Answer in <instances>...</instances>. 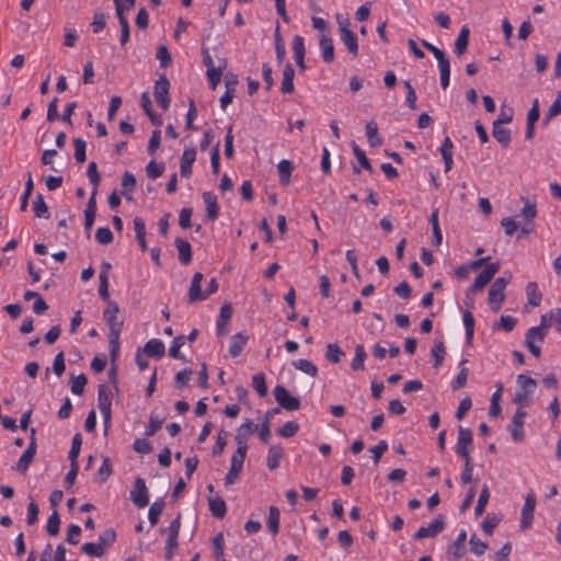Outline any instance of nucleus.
I'll list each match as a JSON object with an SVG mask.
<instances>
[{"mask_svg":"<svg viewBox=\"0 0 561 561\" xmlns=\"http://www.w3.org/2000/svg\"><path fill=\"white\" fill-rule=\"evenodd\" d=\"M111 407H112V393L105 386H101L98 391V408L103 417L105 433L108 428L111 417H112Z\"/></svg>","mask_w":561,"mask_h":561,"instance_id":"5","label":"nucleus"},{"mask_svg":"<svg viewBox=\"0 0 561 561\" xmlns=\"http://www.w3.org/2000/svg\"><path fill=\"white\" fill-rule=\"evenodd\" d=\"M489 499H490L489 488H488V485H483L481 493L479 495L477 505L474 507L476 515H481L484 512Z\"/></svg>","mask_w":561,"mask_h":561,"instance_id":"52","label":"nucleus"},{"mask_svg":"<svg viewBox=\"0 0 561 561\" xmlns=\"http://www.w3.org/2000/svg\"><path fill=\"white\" fill-rule=\"evenodd\" d=\"M293 53L296 64L301 70H305V39L300 35H295L293 38Z\"/></svg>","mask_w":561,"mask_h":561,"instance_id":"22","label":"nucleus"},{"mask_svg":"<svg viewBox=\"0 0 561 561\" xmlns=\"http://www.w3.org/2000/svg\"><path fill=\"white\" fill-rule=\"evenodd\" d=\"M169 85V81L164 77L159 78L154 83V98L162 110H168L170 104Z\"/></svg>","mask_w":561,"mask_h":561,"instance_id":"13","label":"nucleus"},{"mask_svg":"<svg viewBox=\"0 0 561 561\" xmlns=\"http://www.w3.org/2000/svg\"><path fill=\"white\" fill-rule=\"evenodd\" d=\"M493 137L505 148L511 142L510 129L499 124H493Z\"/></svg>","mask_w":561,"mask_h":561,"instance_id":"38","label":"nucleus"},{"mask_svg":"<svg viewBox=\"0 0 561 561\" xmlns=\"http://www.w3.org/2000/svg\"><path fill=\"white\" fill-rule=\"evenodd\" d=\"M536 507V496L534 493H528L525 496V502L522 508L520 514V528L528 529L530 528L534 519V512Z\"/></svg>","mask_w":561,"mask_h":561,"instance_id":"10","label":"nucleus"},{"mask_svg":"<svg viewBox=\"0 0 561 561\" xmlns=\"http://www.w3.org/2000/svg\"><path fill=\"white\" fill-rule=\"evenodd\" d=\"M548 333L546 319L540 318V324L531 327L525 334V343L531 355L539 357L541 354L540 345L543 343L545 337Z\"/></svg>","mask_w":561,"mask_h":561,"instance_id":"1","label":"nucleus"},{"mask_svg":"<svg viewBox=\"0 0 561 561\" xmlns=\"http://www.w3.org/2000/svg\"><path fill=\"white\" fill-rule=\"evenodd\" d=\"M130 500L139 508L149 504L148 489L144 479L137 478L135 480L134 488L130 491Z\"/></svg>","mask_w":561,"mask_h":561,"instance_id":"9","label":"nucleus"},{"mask_svg":"<svg viewBox=\"0 0 561 561\" xmlns=\"http://www.w3.org/2000/svg\"><path fill=\"white\" fill-rule=\"evenodd\" d=\"M82 438L80 434H76L72 437L71 448L69 450L70 462H78V457L81 450Z\"/></svg>","mask_w":561,"mask_h":561,"instance_id":"54","label":"nucleus"},{"mask_svg":"<svg viewBox=\"0 0 561 561\" xmlns=\"http://www.w3.org/2000/svg\"><path fill=\"white\" fill-rule=\"evenodd\" d=\"M500 264L491 263L484 267V270L479 273V275L474 278L472 286L470 287V291H479L484 288V286L494 277V275L499 272Z\"/></svg>","mask_w":561,"mask_h":561,"instance_id":"11","label":"nucleus"},{"mask_svg":"<svg viewBox=\"0 0 561 561\" xmlns=\"http://www.w3.org/2000/svg\"><path fill=\"white\" fill-rule=\"evenodd\" d=\"M208 506L211 514L217 518H222L226 515V502L218 495L208 499Z\"/></svg>","mask_w":561,"mask_h":561,"instance_id":"29","label":"nucleus"},{"mask_svg":"<svg viewBox=\"0 0 561 561\" xmlns=\"http://www.w3.org/2000/svg\"><path fill=\"white\" fill-rule=\"evenodd\" d=\"M462 322H463V327L466 330V337L468 341H470L473 336V331H474V318L470 311H468V310L463 311Z\"/></svg>","mask_w":561,"mask_h":561,"instance_id":"51","label":"nucleus"},{"mask_svg":"<svg viewBox=\"0 0 561 561\" xmlns=\"http://www.w3.org/2000/svg\"><path fill=\"white\" fill-rule=\"evenodd\" d=\"M87 385V377L83 374L72 376L70 379L71 392L76 396H81Z\"/></svg>","mask_w":561,"mask_h":561,"instance_id":"46","label":"nucleus"},{"mask_svg":"<svg viewBox=\"0 0 561 561\" xmlns=\"http://www.w3.org/2000/svg\"><path fill=\"white\" fill-rule=\"evenodd\" d=\"M293 366L310 377H316L318 374L317 366L309 359H297L293 362Z\"/></svg>","mask_w":561,"mask_h":561,"instance_id":"41","label":"nucleus"},{"mask_svg":"<svg viewBox=\"0 0 561 561\" xmlns=\"http://www.w3.org/2000/svg\"><path fill=\"white\" fill-rule=\"evenodd\" d=\"M257 430V425L251 420H245L237 430L234 440L239 447L248 448L250 436Z\"/></svg>","mask_w":561,"mask_h":561,"instance_id":"16","label":"nucleus"},{"mask_svg":"<svg viewBox=\"0 0 561 561\" xmlns=\"http://www.w3.org/2000/svg\"><path fill=\"white\" fill-rule=\"evenodd\" d=\"M252 387L257 392L260 397H265L267 394V386L265 382V376L262 373L255 374L252 378Z\"/></svg>","mask_w":561,"mask_h":561,"instance_id":"47","label":"nucleus"},{"mask_svg":"<svg viewBox=\"0 0 561 561\" xmlns=\"http://www.w3.org/2000/svg\"><path fill=\"white\" fill-rule=\"evenodd\" d=\"M33 210L38 218H48L49 213L42 195H37L33 202Z\"/></svg>","mask_w":561,"mask_h":561,"instance_id":"49","label":"nucleus"},{"mask_svg":"<svg viewBox=\"0 0 561 561\" xmlns=\"http://www.w3.org/2000/svg\"><path fill=\"white\" fill-rule=\"evenodd\" d=\"M197 152L194 147H185L180 160V173L182 178L188 179L192 175V167L196 160Z\"/></svg>","mask_w":561,"mask_h":561,"instance_id":"14","label":"nucleus"},{"mask_svg":"<svg viewBox=\"0 0 561 561\" xmlns=\"http://www.w3.org/2000/svg\"><path fill=\"white\" fill-rule=\"evenodd\" d=\"M136 186V179L135 176L129 173L125 172L122 178V187H123V194L126 196L128 201L131 199V193L135 190Z\"/></svg>","mask_w":561,"mask_h":561,"instance_id":"43","label":"nucleus"},{"mask_svg":"<svg viewBox=\"0 0 561 561\" xmlns=\"http://www.w3.org/2000/svg\"><path fill=\"white\" fill-rule=\"evenodd\" d=\"M164 352V343L159 339H151L144 346V353L149 357H161Z\"/></svg>","mask_w":561,"mask_h":561,"instance_id":"25","label":"nucleus"},{"mask_svg":"<svg viewBox=\"0 0 561 561\" xmlns=\"http://www.w3.org/2000/svg\"><path fill=\"white\" fill-rule=\"evenodd\" d=\"M445 523L443 517L434 518L427 526H422L414 534L415 539L433 538L444 529Z\"/></svg>","mask_w":561,"mask_h":561,"instance_id":"12","label":"nucleus"},{"mask_svg":"<svg viewBox=\"0 0 561 561\" xmlns=\"http://www.w3.org/2000/svg\"><path fill=\"white\" fill-rule=\"evenodd\" d=\"M284 456V449L278 446L274 445L271 446L267 453V459H266V466L270 470H275Z\"/></svg>","mask_w":561,"mask_h":561,"instance_id":"27","label":"nucleus"},{"mask_svg":"<svg viewBox=\"0 0 561 561\" xmlns=\"http://www.w3.org/2000/svg\"><path fill=\"white\" fill-rule=\"evenodd\" d=\"M232 317V308L229 304H225L221 306L219 310V317L216 321V334L219 336H224L229 331V322Z\"/></svg>","mask_w":561,"mask_h":561,"instance_id":"18","label":"nucleus"},{"mask_svg":"<svg viewBox=\"0 0 561 561\" xmlns=\"http://www.w3.org/2000/svg\"><path fill=\"white\" fill-rule=\"evenodd\" d=\"M540 318L546 319L548 330L554 325L556 331L561 333V307L542 314Z\"/></svg>","mask_w":561,"mask_h":561,"instance_id":"37","label":"nucleus"},{"mask_svg":"<svg viewBox=\"0 0 561 561\" xmlns=\"http://www.w3.org/2000/svg\"><path fill=\"white\" fill-rule=\"evenodd\" d=\"M119 308L116 302L108 301L106 309L103 312L104 319L108 328H122L123 322L118 320L117 314Z\"/></svg>","mask_w":561,"mask_h":561,"instance_id":"24","label":"nucleus"},{"mask_svg":"<svg viewBox=\"0 0 561 561\" xmlns=\"http://www.w3.org/2000/svg\"><path fill=\"white\" fill-rule=\"evenodd\" d=\"M527 304L531 307H538L541 302V293L536 283H528L526 286Z\"/></svg>","mask_w":561,"mask_h":561,"instance_id":"39","label":"nucleus"},{"mask_svg":"<svg viewBox=\"0 0 561 561\" xmlns=\"http://www.w3.org/2000/svg\"><path fill=\"white\" fill-rule=\"evenodd\" d=\"M274 397L276 402L288 411H296L300 407V401L296 397H293L283 386H276L274 388Z\"/></svg>","mask_w":561,"mask_h":561,"instance_id":"8","label":"nucleus"},{"mask_svg":"<svg viewBox=\"0 0 561 561\" xmlns=\"http://www.w3.org/2000/svg\"><path fill=\"white\" fill-rule=\"evenodd\" d=\"M537 388V381L531 377L519 374L516 378V392L514 401L522 405H528Z\"/></svg>","mask_w":561,"mask_h":561,"instance_id":"2","label":"nucleus"},{"mask_svg":"<svg viewBox=\"0 0 561 561\" xmlns=\"http://www.w3.org/2000/svg\"><path fill=\"white\" fill-rule=\"evenodd\" d=\"M344 355V352L336 343H329L327 345L325 357L330 363L337 364Z\"/></svg>","mask_w":561,"mask_h":561,"instance_id":"45","label":"nucleus"},{"mask_svg":"<svg viewBox=\"0 0 561 561\" xmlns=\"http://www.w3.org/2000/svg\"><path fill=\"white\" fill-rule=\"evenodd\" d=\"M95 239L100 244H108L113 240V233L107 227H100L95 232Z\"/></svg>","mask_w":561,"mask_h":561,"instance_id":"64","label":"nucleus"},{"mask_svg":"<svg viewBox=\"0 0 561 561\" xmlns=\"http://www.w3.org/2000/svg\"><path fill=\"white\" fill-rule=\"evenodd\" d=\"M277 172L279 176V182L283 185H288L290 183L293 164L289 160L283 159L277 164Z\"/></svg>","mask_w":561,"mask_h":561,"instance_id":"31","label":"nucleus"},{"mask_svg":"<svg viewBox=\"0 0 561 561\" xmlns=\"http://www.w3.org/2000/svg\"><path fill=\"white\" fill-rule=\"evenodd\" d=\"M472 444L473 438L470 430L459 426L457 443L455 446L456 454L462 459H471L470 454L472 451Z\"/></svg>","mask_w":561,"mask_h":561,"instance_id":"6","label":"nucleus"},{"mask_svg":"<svg viewBox=\"0 0 561 561\" xmlns=\"http://www.w3.org/2000/svg\"><path fill=\"white\" fill-rule=\"evenodd\" d=\"M367 354L362 344L356 345L355 347V354L351 362V368L354 371H363L365 370V360H366Z\"/></svg>","mask_w":561,"mask_h":561,"instance_id":"30","label":"nucleus"},{"mask_svg":"<svg viewBox=\"0 0 561 561\" xmlns=\"http://www.w3.org/2000/svg\"><path fill=\"white\" fill-rule=\"evenodd\" d=\"M203 201L206 207V215L209 220H215L219 216V206L217 196L213 192H204Z\"/></svg>","mask_w":561,"mask_h":561,"instance_id":"20","label":"nucleus"},{"mask_svg":"<svg viewBox=\"0 0 561 561\" xmlns=\"http://www.w3.org/2000/svg\"><path fill=\"white\" fill-rule=\"evenodd\" d=\"M453 141L449 137H446L440 148L442 158L445 163V172H448L453 165Z\"/></svg>","mask_w":561,"mask_h":561,"instance_id":"40","label":"nucleus"},{"mask_svg":"<svg viewBox=\"0 0 561 561\" xmlns=\"http://www.w3.org/2000/svg\"><path fill=\"white\" fill-rule=\"evenodd\" d=\"M36 448H37L36 443L30 442L27 448L22 454V456L20 457V459L18 460V462L15 465V469L19 472L24 473L28 469L30 465L32 463V461L35 457Z\"/></svg>","mask_w":561,"mask_h":561,"instance_id":"19","label":"nucleus"},{"mask_svg":"<svg viewBox=\"0 0 561 561\" xmlns=\"http://www.w3.org/2000/svg\"><path fill=\"white\" fill-rule=\"evenodd\" d=\"M75 158L78 163L85 161V141L81 138H76L75 141Z\"/></svg>","mask_w":561,"mask_h":561,"instance_id":"63","label":"nucleus"},{"mask_svg":"<svg viewBox=\"0 0 561 561\" xmlns=\"http://www.w3.org/2000/svg\"><path fill=\"white\" fill-rule=\"evenodd\" d=\"M352 149L359 165L365 170H370V163L366 157L365 151L362 150L355 142L352 144Z\"/></svg>","mask_w":561,"mask_h":561,"instance_id":"60","label":"nucleus"},{"mask_svg":"<svg viewBox=\"0 0 561 561\" xmlns=\"http://www.w3.org/2000/svg\"><path fill=\"white\" fill-rule=\"evenodd\" d=\"M134 230H135L136 239L141 248V250L146 251L148 249L147 241H146V226L141 218L136 217L134 219Z\"/></svg>","mask_w":561,"mask_h":561,"instance_id":"34","label":"nucleus"},{"mask_svg":"<svg viewBox=\"0 0 561 561\" xmlns=\"http://www.w3.org/2000/svg\"><path fill=\"white\" fill-rule=\"evenodd\" d=\"M164 172V163L160 162H156L154 160H151L147 167H146V173H147V176L151 180H156L158 179L159 176H161Z\"/></svg>","mask_w":561,"mask_h":561,"instance_id":"48","label":"nucleus"},{"mask_svg":"<svg viewBox=\"0 0 561 561\" xmlns=\"http://www.w3.org/2000/svg\"><path fill=\"white\" fill-rule=\"evenodd\" d=\"M294 77L295 71L290 65H287L283 70L280 90L283 93H291L294 91Z\"/></svg>","mask_w":561,"mask_h":561,"instance_id":"33","label":"nucleus"},{"mask_svg":"<svg viewBox=\"0 0 561 561\" xmlns=\"http://www.w3.org/2000/svg\"><path fill=\"white\" fill-rule=\"evenodd\" d=\"M82 551L88 556L101 557L104 553V547L100 542H87L82 546Z\"/></svg>","mask_w":561,"mask_h":561,"instance_id":"61","label":"nucleus"},{"mask_svg":"<svg viewBox=\"0 0 561 561\" xmlns=\"http://www.w3.org/2000/svg\"><path fill=\"white\" fill-rule=\"evenodd\" d=\"M96 213V202H95V191L92 192L91 197L89 198L87 208L84 210V228L90 230L95 220Z\"/></svg>","mask_w":561,"mask_h":561,"instance_id":"28","label":"nucleus"},{"mask_svg":"<svg viewBox=\"0 0 561 561\" xmlns=\"http://www.w3.org/2000/svg\"><path fill=\"white\" fill-rule=\"evenodd\" d=\"M163 510V503L161 501H156L151 504L148 511V519L151 525H156L158 523L159 516L161 515Z\"/></svg>","mask_w":561,"mask_h":561,"instance_id":"58","label":"nucleus"},{"mask_svg":"<svg viewBox=\"0 0 561 561\" xmlns=\"http://www.w3.org/2000/svg\"><path fill=\"white\" fill-rule=\"evenodd\" d=\"M469 35H470V30L467 25H463L455 41V45H454V51L457 56H461L467 47H468V42H469Z\"/></svg>","mask_w":561,"mask_h":561,"instance_id":"26","label":"nucleus"},{"mask_svg":"<svg viewBox=\"0 0 561 561\" xmlns=\"http://www.w3.org/2000/svg\"><path fill=\"white\" fill-rule=\"evenodd\" d=\"M526 419V412L522 409L516 410L514 413L511 423L507 427L512 439L515 443H520L525 439V431H524V424Z\"/></svg>","mask_w":561,"mask_h":561,"instance_id":"7","label":"nucleus"},{"mask_svg":"<svg viewBox=\"0 0 561 561\" xmlns=\"http://www.w3.org/2000/svg\"><path fill=\"white\" fill-rule=\"evenodd\" d=\"M203 274L197 272L193 275L190 289H188V302L193 304L207 299L206 291L202 290Z\"/></svg>","mask_w":561,"mask_h":561,"instance_id":"15","label":"nucleus"},{"mask_svg":"<svg viewBox=\"0 0 561 561\" xmlns=\"http://www.w3.org/2000/svg\"><path fill=\"white\" fill-rule=\"evenodd\" d=\"M561 114V91L558 92L556 101L550 105L548 108L546 116H545V123H549L550 119Z\"/></svg>","mask_w":561,"mask_h":561,"instance_id":"55","label":"nucleus"},{"mask_svg":"<svg viewBox=\"0 0 561 561\" xmlns=\"http://www.w3.org/2000/svg\"><path fill=\"white\" fill-rule=\"evenodd\" d=\"M211 543L215 558H221L222 554H225V539L222 533L216 534L211 540Z\"/></svg>","mask_w":561,"mask_h":561,"instance_id":"59","label":"nucleus"},{"mask_svg":"<svg viewBox=\"0 0 561 561\" xmlns=\"http://www.w3.org/2000/svg\"><path fill=\"white\" fill-rule=\"evenodd\" d=\"M320 54L322 59L330 64L334 60V45L331 37L328 34H322L319 42Z\"/></svg>","mask_w":561,"mask_h":561,"instance_id":"23","label":"nucleus"},{"mask_svg":"<svg viewBox=\"0 0 561 561\" xmlns=\"http://www.w3.org/2000/svg\"><path fill=\"white\" fill-rule=\"evenodd\" d=\"M467 541V531L461 529L458 533L455 541L449 546L447 550V556L450 560L457 561L465 554V547Z\"/></svg>","mask_w":561,"mask_h":561,"instance_id":"17","label":"nucleus"},{"mask_svg":"<svg viewBox=\"0 0 561 561\" xmlns=\"http://www.w3.org/2000/svg\"><path fill=\"white\" fill-rule=\"evenodd\" d=\"M511 276L497 277L491 285L488 294V305L493 312H499L505 301V288L510 283Z\"/></svg>","mask_w":561,"mask_h":561,"instance_id":"3","label":"nucleus"},{"mask_svg":"<svg viewBox=\"0 0 561 561\" xmlns=\"http://www.w3.org/2000/svg\"><path fill=\"white\" fill-rule=\"evenodd\" d=\"M279 510L276 506H271L268 510L267 528L273 535H276L279 530Z\"/></svg>","mask_w":561,"mask_h":561,"instance_id":"42","label":"nucleus"},{"mask_svg":"<svg viewBox=\"0 0 561 561\" xmlns=\"http://www.w3.org/2000/svg\"><path fill=\"white\" fill-rule=\"evenodd\" d=\"M470 551L476 556H482L488 549V545L482 541L477 535H472L469 540Z\"/></svg>","mask_w":561,"mask_h":561,"instance_id":"50","label":"nucleus"},{"mask_svg":"<svg viewBox=\"0 0 561 561\" xmlns=\"http://www.w3.org/2000/svg\"><path fill=\"white\" fill-rule=\"evenodd\" d=\"M299 430V425L294 421L286 422L282 427L278 428L277 434L282 437H293Z\"/></svg>","mask_w":561,"mask_h":561,"instance_id":"57","label":"nucleus"},{"mask_svg":"<svg viewBox=\"0 0 561 561\" xmlns=\"http://www.w3.org/2000/svg\"><path fill=\"white\" fill-rule=\"evenodd\" d=\"M431 354L435 359L434 367H438L443 363L444 357H445L444 343L442 341L435 342V344L433 345V347L431 350Z\"/></svg>","mask_w":561,"mask_h":561,"instance_id":"56","label":"nucleus"},{"mask_svg":"<svg viewBox=\"0 0 561 561\" xmlns=\"http://www.w3.org/2000/svg\"><path fill=\"white\" fill-rule=\"evenodd\" d=\"M248 340H249L248 335L242 332H238V333L233 334L231 336L230 343H229L230 356H232V357L239 356L242 353L243 348L245 347Z\"/></svg>","mask_w":561,"mask_h":561,"instance_id":"21","label":"nucleus"},{"mask_svg":"<svg viewBox=\"0 0 561 561\" xmlns=\"http://www.w3.org/2000/svg\"><path fill=\"white\" fill-rule=\"evenodd\" d=\"M340 38H341L342 43L346 46L348 53L352 56H357L358 43H357V37H356L355 33L353 31L345 32L340 35Z\"/></svg>","mask_w":561,"mask_h":561,"instance_id":"36","label":"nucleus"},{"mask_svg":"<svg viewBox=\"0 0 561 561\" xmlns=\"http://www.w3.org/2000/svg\"><path fill=\"white\" fill-rule=\"evenodd\" d=\"M366 136L371 147H378L382 144V139L378 134V126L376 122L370 121L365 126Z\"/></svg>","mask_w":561,"mask_h":561,"instance_id":"35","label":"nucleus"},{"mask_svg":"<svg viewBox=\"0 0 561 561\" xmlns=\"http://www.w3.org/2000/svg\"><path fill=\"white\" fill-rule=\"evenodd\" d=\"M524 206L519 213V217L522 218L520 224V232L524 234H529L534 230V219L537 216V204L533 198L522 197Z\"/></svg>","mask_w":561,"mask_h":561,"instance_id":"4","label":"nucleus"},{"mask_svg":"<svg viewBox=\"0 0 561 561\" xmlns=\"http://www.w3.org/2000/svg\"><path fill=\"white\" fill-rule=\"evenodd\" d=\"M184 345V337L176 336L169 348V355L175 359L185 360V356L180 353V348Z\"/></svg>","mask_w":561,"mask_h":561,"instance_id":"53","label":"nucleus"},{"mask_svg":"<svg viewBox=\"0 0 561 561\" xmlns=\"http://www.w3.org/2000/svg\"><path fill=\"white\" fill-rule=\"evenodd\" d=\"M175 247L179 252V260L183 264H188L192 261V248L191 244L183 240V239H176L175 240Z\"/></svg>","mask_w":561,"mask_h":561,"instance_id":"32","label":"nucleus"},{"mask_svg":"<svg viewBox=\"0 0 561 561\" xmlns=\"http://www.w3.org/2000/svg\"><path fill=\"white\" fill-rule=\"evenodd\" d=\"M88 178H89V181L90 183L93 185V191H98V186L100 184V181H101V178H100V174L98 172V167H96V163L95 162H90L89 165H88Z\"/></svg>","mask_w":561,"mask_h":561,"instance_id":"62","label":"nucleus"},{"mask_svg":"<svg viewBox=\"0 0 561 561\" xmlns=\"http://www.w3.org/2000/svg\"><path fill=\"white\" fill-rule=\"evenodd\" d=\"M141 107L145 113L150 117L151 122L156 125H160L161 121L157 117V115L152 111V104L150 100V95L148 92H144L141 94Z\"/></svg>","mask_w":561,"mask_h":561,"instance_id":"44","label":"nucleus"}]
</instances>
